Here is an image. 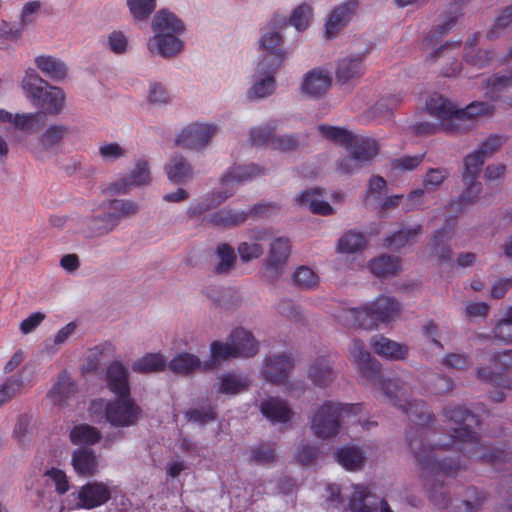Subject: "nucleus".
Masks as SVG:
<instances>
[{
  "mask_svg": "<svg viewBox=\"0 0 512 512\" xmlns=\"http://www.w3.org/2000/svg\"><path fill=\"white\" fill-rule=\"evenodd\" d=\"M268 58L261 59L257 66V71L263 76L257 81L253 87L248 91L249 98H264L272 94L275 90L274 73L276 70H271V64L267 63Z\"/></svg>",
  "mask_w": 512,
  "mask_h": 512,
  "instance_id": "26",
  "label": "nucleus"
},
{
  "mask_svg": "<svg viewBox=\"0 0 512 512\" xmlns=\"http://www.w3.org/2000/svg\"><path fill=\"white\" fill-rule=\"evenodd\" d=\"M366 239L361 232L351 230L344 234L338 242V249L344 253H354L363 249Z\"/></svg>",
  "mask_w": 512,
  "mask_h": 512,
  "instance_id": "49",
  "label": "nucleus"
},
{
  "mask_svg": "<svg viewBox=\"0 0 512 512\" xmlns=\"http://www.w3.org/2000/svg\"><path fill=\"white\" fill-rule=\"evenodd\" d=\"M346 150L358 160L364 164L371 162L379 153L380 146L376 139L352 134V139Z\"/></svg>",
  "mask_w": 512,
  "mask_h": 512,
  "instance_id": "19",
  "label": "nucleus"
},
{
  "mask_svg": "<svg viewBox=\"0 0 512 512\" xmlns=\"http://www.w3.org/2000/svg\"><path fill=\"white\" fill-rule=\"evenodd\" d=\"M357 6V0H348L332 11L325 24V34L327 38L336 36L339 30L351 19Z\"/></svg>",
  "mask_w": 512,
  "mask_h": 512,
  "instance_id": "22",
  "label": "nucleus"
},
{
  "mask_svg": "<svg viewBox=\"0 0 512 512\" xmlns=\"http://www.w3.org/2000/svg\"><path fill=\"white\" fill-rule=\"evenodd\" d=\"M293 281L303 289H311L318 284V275L307 266H300L293 273Z\"/></svg>",
  "mask_w": 512,
  "mask_h": 512,
  "instance_id": "54",
  "label": "nucleus"
},
{
  "mask_svg": "<svg viewBox=\"0 0 512 512\" xmlns=\"http://www.w3.org/2000/svg\"><path fill=\"white\" fill-rule=\"evenodd\" d=\"M69 132V127L65 125H52L42 135V144L45 148H52L59 144L65 135Z\"/></svg>",
  "mask_w": 512,
  "mask_h": 512,
  "instance_id": "57",
  "label": "nucleus"
},
{
  "mask_svg": "<svg viewBox=\"0 0 512 512\" xmlns=\"http://www.w3.org/2000/svg\"><path fill=\"white\" fill-rule=\"evenodd\" d=\"M456 19L457 16L449 17L443 24L432 29L423 40L424 47L430 48L438 44L440 39L454 27Z\"/></svg>",
  "mask_w": 512,
  "mask_h": 512,
  "instance_id": "53",
  "label": "nucleus"
},
{
  "mask_svg": "<svg viewBox=\"0 0 512 512\" xmlns=\"http://www.w3.org/2000/svg\"><path fill=\"white\" fill-rule=\"evenodd\" d=\"M512 25V6L506 7L496 18L493 27L489 30V37H498L502 30Z\"/></svg>",
  "mask_w": 512,
  "mask_h": 512,
  "instance_id": "62",
  "label": "nucleus"
},
{
  "mask_svg": "<svg viewBox=\"0 0 512 512\" xmlns=\"http://www.w3.org/2000/svg\"><path fill=\"white\" fill-rule=\"evenodd\" d=\"M350 354L360 375L373 384L378 383L384 395L394 406L406 413L413 424L408 428L406 437L422 474L426 478H434L435 482L429 491L430 500L439 508H450V512H475L484 502L485 494L476 487H469L466 493L469 499L452 501L443 491V484L438 478L455 477L465 466L459 457H440L436 451L451 447L469 459L487 463L512 462V452L482 444L475 431L480 425L479 416L462 405H450L443 410L444 421L454 424L451 427L450 443L430 445L427 441L434 415L425 402L406 398L404 385L399 379H383L380 363L365 349L363 341L353 340Z\"/></svg>",
  "mask_w": 512,
  "mask_h": 512,
  "instance_id": "1",
  "label": "nucleus"
},
{
  "mask_svg": "<svg viewBox=\"0 0 512 512\" xmlns=\"http://www.w3.org/2000/svg\"><path fill=\"white\" fill-rule=\"evenodd\" d=\"M111 489L101 481H92L84 484L76 492L70 494L74 504L71 509H94L104 505L111 499Z\"/></svg>",
  "mask_w": 512,
  "mask_h": 512,
  "instance_id": "10",
  "label": "nucleus"
},
{
  "mask_svg": "<svg viewBox=\"0 0 512 512\" xmlns=\"http://www.w3.org/2000/svg\"><path fill=\"white\" fill-rule=\"evenodd\" d=\"M237 250L243 262L256 259L263 253V248L259 243L242 242L239 244Z\"/></svg>",
  "mask_w": 512,
  "mask_h": 512,
  "instance_id": "63",
  "label": "nucleus"
},
{
  "mask_svg": "<svg viewBox=\"0 0 512 512\" xmlns=\"http://www.w3.org/2000/svg\"><path fill=\"white\" fill-rule=\"evenodd\" d=\"M490 362L501 372H493L488 368H478L476 371L477 378L496 387L512 390V380L507 379L504 374V371L512 367V349L494 354L490 358Z\"/></svg>",
  "mask_w": 512,
  "mask_h": 512,
  "instance_id": "11",
  "label": "nucleus"
},
{
  "mask_svg": "<svg viewBox=\"0 0 512 512\" xmlns=\"http://www.w3.org/2000/svg\"><path fill=\"white\" fill-rule=\"evenodd\" d=\"M100 439V431L88 424L77 425L70 431V440L75 445H93Z\"/></svg>",
  "mask_w": 512,
  "mask_h": 512,
  "instance_id": "42",
  "label": "nucleus"
},
{
  "mask_svg": "<svg viewBox=\"0 0 512 512\" xmlns=\"http://www.w3.org/2000/svg\"><path fill=\"white\" fill-rule=\"evenodd\" d=\"M106 380L109 390L117 398L109 401L93 400L89 406L90 416L94 421L107 422L117 428L136 425L143 411L130 397L128 372L125 366L119 361L112 362L107 368Z\"/></svg>",
  "mask_w": 512,
  "mask_h": 512,
  "instance_id": "2",
  "label": "nucleus"
},
{
  "mask_svg": "<svg viewBox=\"0 0 512 512\" xmlns=\"http://www.w3.org/2000/svg\"><path fill=\"white\" fill-rule=\"evenodd\" d=\"M362 410V404H343L326 401L315 411L310 427L318 438L328 439L338 434L344 416L357 415Z\"/></svg>",
  "mask_w": 512,
  "mask_h": 512,
  "instance_id": "7",
  "label": "nucleus"
},
{
  "mask_svg": "<svg viewBox=\"0 0 512 512\" xmlns=\"http://www.w3.org/2000/svg\"><path fill=\"white\" fill-rule=\"evenodd\" d=\"M72 466L77 475L81 477H93L99 471L97 455L88 448H78L72 454Z\"/></svg>",
  "mask_w": 512,
  "mask_h": 512,
  "instance_id": "23",
  "label": "nucleus"
},
{
  "mask_svg": "<svg viewBox=\"0 0 512 512\" xmlns=\"http://www.w3.org/2000/svg\"><path fill=\"white\" fill-rule=\"evenodd\" d=\"M462 177L463 182L465 185H467V187L464 189L461 195L449 205V209L457 213L462 212L467 206L473 204L478 198V195L482 189L481 184L476 181L478 177L472 178V176H467L465 167Z\"/></svg>",
  "mask_w": 512,
  "mask_h": 512,
  "instance_id": "31",
  "label": "nucleus"
},
{
  "mask_svg": "<svg viewBox=\"0 0 512 512\" xmlns=\"http://www.w3.org/2000/svg\"><path fill=\"white\" fill-rule=\"evenodd\" d=\"M22 88L33 105L44 114L58 115L64 107L65 94L56 86L49 85L34 69H28L22 80Z\"/></svg>",
  "mask_w": 512,
  "mask_h": 512,
  "instance_id": "6",
  "label": "nucleus"
},
{
  "mask_svg": "<svg viewBox=\"0 0 512 512\" xmlns=\"http://www.w3.org/2000/svg\"><path fill=\"white\" fill-rule=\"evenodd\" d=\"M185 417L190 422L206 424L216 419V412L211 406L201 407L187 410Z\"/></svg>",
  "mask_w": 512,
  "mask_h": 512,
  "instance_id": "59",
  "label": "nucleus"
},
{
  "mask_svg": "<svg viewBox=\"0 0 512 512\" xmlns=\"http://www.w3.org/2000/svg\"><path fill=\"white\" fill-rule=\"evenodd\" d=\"M152 29L155 35L148 43L151 52L169 58L182 51L184 42L179 35L184 32L185 26L174 13L167 9L158 11L153 18Z\"/></svg>",
  "mask_w": 512,
  "mask_h": 512,
  "instance_id": "5",
  "label": "nucleus"
},
{
  "mask_svg": "<svg viewBox=\"0 0 512 512\" xmlns=\"http://www.w3.org/2000/svg\"><path fill=\"white\" fill-rule=\"evenodd\" d=\"M363 59L364 56L360 55L340 59L335 71L337 82L345 84L363 76L365 73Z\"/></svg>",
  "mask_w": 512,
  "mask_h": 512,
  "instance_id": "29",
  "label": "nucleus"
},
{
  "mask_svg": "<svg viewBox=\"0 0 512 512\" xmlns=\"http://www.w3.org/2000/svg\"><path fill=\"white\" fill-rule=\"evenodd\" d=\"M166 361L159 353H148L135 361L132 369L139 373L158 372L164 370Z\"/></svg>",
  "mask_w": 512,
  "mask_h": 512,
  "instance_id": "44",
  "label": "nucleus"
},
{
  "mask_svg": "<svg viewBox=\"0 0 512 512\" xmlns=\"http://www.w3.org/2000/svg\"><path fill=\"white\" fill-rule=\"evenodd\" d=\"M399 103L400 98L397 96L383 97L373 105L370 113L375 118H389Z\"/></svg>",
  "mask_w": 512,
  "mask_h": 512,
  "instance_id": "51",
  "label": "nucleus"
},
{
  "mask_svg": "<svg viewBox=\"0 0 512 512\" xmlns=\"http://www.w3.org/2000/svg\"><path fill=\"white\" fill-rule=\"evenodd\" d=\"M129 10L136 20H144L156 8V0H128Z\"/></svg>",
  "mask_w": 512,
  "mask_h": 512,
  "instance_id": "55",
  "label": "nucleus"
},
{
  "mask_svg": "<svg viewBox=\"0 0 512 512\" xmlns=\"http://www.w3.org/2000/svg\"><path fill=\"white\" fill-rule=\"evenodd\" d=\"M282 36L278 31L265 32L260 39V47L266 51L262 59H266L271 64V70H277L285 58V52L280 47Z\"/></svg>",
  "mask_w": 512,
  "mask_h": 512,
  "instance_id": "21",
  "label": "nucleus"
},
{
  "mask_svg": "<svg viewBox=\"0 0 512 512\" xmlns=\"http://www.w3.org/2000/svg\"><path fill=\"white\" fill-rule=\"evenodd\" d=\"M422 233V226L420 224L409 229H400L394 234L386 238V246L391 249H400L409 242L413 241L418 235Z\"/></svg>",
  "mask_w": 512,
  "mask_h": 512,
  "instance_id": "47",
  "label": "nucleus"
},
{
  "mask_svg": "<svg viewBox=\"0 0 512 512\" xmlns=\"http://www.w3.org/2000/svg\"><path fill=\"white\" fill-rule=\"evenodd\" d=\"M262 173V170L255 164L234 165L222 176L221 181L225 186L233 183H244L252 180L255 176Z\"/></svg>",
  "mask_w": 512,
  "mask_h": 512,
  "instance_id": "36",
  "label": "nucleus"
},
{
  "mask_svg": "<svg viewBox=\"0 0 512 512\" xmlns=\"http://www.w3.org/2000/svg\"><path fill=\"white\" fill-rule=\"evenodd\" d=\"M512 88V68L491 75L484 84L485 96L491 101H497L501 93Z\"/></svg>",
  "mask_w": 512,
  "mask_h": 512,
  "instance_id": "32",
  "label": "nucleus"
},
{
  "mask_svg": "<svg viewBox=\"0 0 512 512\" xmlns=\"http://www.w3.org/2000/svg\"><path fill=\"white\" fill-rule=\"evenodd\" d=\"M368 268L378 277L394 276L401 270V261L399 257L381 255L372 259L368 263Z\"/></svg>",
  "mask_w": 512,
  "mask_h": 512,
  "instance_id": "37",
  "label": "nucleus"
},
{
  "mask_svg": "<svg viewBox=\"0 0 512 512\" xmlns=\"http://www.w3.org/2000/svg\"><path fill=\"white\" fill-rule=\"evenodd\" d=\"M309 379L318 387H326L333 380V370L327 357L317 358L308 371Z\"/></svg>",
  "mask_w": 512,
  "mask_h": 512,
  "instance_id": "35",
  "label": "nucleus"
},
{
  "mask_svg": "<svg viewBox=\"0 0 512 512\" xmlns=\"http://www.w3.org/2000/svg\"><path fill=\"white\" fill-rule=\"evenodd\" d=\"M336 459L346 470L357 471L361 468L364 456L356 447H342L336 452Z\"/></svg>",
  "mask_w": 512,
  "mask_h": 512,
  "instance_id": "41",
  "label": "nucleus"
},
{
  "mask_svg": "<svg viewBox=\"0 0 512 512\" xmlns=\"http://www.w3.org/2000/svg\"><path fill=\"white\" fill-rule=\"evenodd\" d=\"M318 131L327 140L332 143L342 146L346 149L347 145L351 142L352 132L345 128L331 126L328 124H321L318 126Z\"/></svg>",
  "mask_w": 512,
  "mask_h": 512,
  "instance_id": "45",
  "label": "nucleus"
},
{
  "mask_svg": "<svg viewBox=\"0 0 512 512\" xmlns=\"http://www.w3.org/2000/svg\"><path fill=\"white\" fill-rule=\"evenodd\" d=\"M218 262L213 268L216 275H227L233 269L236 263V253L234 248L228 243H220L216 248Z\"/></svg>",
  "mask_w": 512,
  "mask_h": 512,
  "instance_id": "40",
  "label": "nucleus"
},
{
  "mask_svg": "<svg viewBox=\"0 0 512 512\" xmlns=\"http://www.w3.org/2000/svg\"><path fill=\"white\" fill-rule=\"evenodd\" d=\"M296 201L299 206L308 208L313 214L328 216L333 213L332 206L323 200V193L320 188H312L301 192Z\"/></svg>",
  "mask_w": 512,
  "mask_h": 512,
  "instance_id": "27",
  "label": "nucleus"
},
{
  "mask_svg": "<svg viewBox=\"0 0 512 512\" xmlns=\"http://www.w3.org/2000/svg\"><path fill=\"white\" fill-rule=\"evenodd\" d=\"M332 77L330 73L323 68H315L307 72L301 83V93L310 98L318 99L322 97L330 88Z\"/></svg>",
  "mask_w": 512,
  "mask_h": 512,
  "instance_id": "15",
  "label": "nucleus"
},
{
  "mask_svg": "<svg viewBox=\"0 0 512 512\" xmlns=\"http://www.w3.org/2000/svg\"><path fill=\"white\" fill-rule=\"evenodd\" d=\"M151 181L150 170L148 162L145 160H138L135 168L131 171L128 177L122 178L110 186V191L114 194H125L131 187L142 186L149 184Z\"/></svg>",
  "mask_w": 512,
  "mask_h": 512,
  "instance_id": "18",
  "label": "nucleus"
},
{
  "mask_svg": "<svg viewBox=\"0 0 512 512\" xmlns=\"http://www.w3.org/2000/svg\"><path fill=\"white\" fill-rule=\"evenodd\" d=\"M401 305L391 297H378L362 308H349L336 315L338 321L348 328L371 330L379 322H390L399 316Z\"/></svg>",
  "mask_w": 512,
  "mask_h": 512,
  "instance_id": "4",
  "label": "nucleus"
},
{
  "mask_svg": "<svg viewBox=\"0 0 512 512\" xmlns=\"http://www.w3.org/2000/svg\"><path fill=\"white\" fill-rule=\"evenodd\" d=\"M459 42H447L442 45L439 49L430 54L431 60L444 59L446 65L442 68V75L444 77L456 76L461 71V62L458 59L460 54Z\"/></svg>",
  "mask_w": 512,
  "mask_h": 512,
  "instance_id": "20",
  "label": "nucleus"
},
{
  "mask_svg": "<svg viewBox=\"0 0 512 512\" xmlns=\"http://www.w3.org/2000/svg\"><path fill=\"white\" fill-rule=\"evenodd\" d=\"M210 350L211 359L215 362L236 358L235 350L233 349V345L230 340L227 343L213 341L211 343Z\"/></svg>",
  "mask_w": 512,
  "mask_h": 512,
  "instance_id": "58",
  "label": "nucleus"
},
{
  "mask_svg": "<svg viewBox=\"0 0 512 512\" xmlns=\"http://www.w3.org/2000/svg\"><path fill=\"white\" fill-rule=\"evenodd\" d=\"M261 413L272 423L290 422L294 412L285 400L271 397L260 404Z\"/></svg>",
  "mask_w": 512,
  "mask_h": 512,
  "instance_id": "24",
  "label": "nucleus"
},
{
  "mask_svg": "<svg viewBox=\"0 0 512 512\" xmlns=\"http://www.w3.org/2000/svg\"><path fill=\"white\" fill-rule=\"evenodd\" d=\"M277 128L276 121H270L265 126L253 128L250 131V141L252 145H271L274 139V132Z\"/></svg>",
  "mask_w": 512,
  "mask_h": 512,
  "instance_id": "50",
  "label": "nucleus"
},
{
  "mask_svg": "<svg viewBox=\"0 0 512 512\" xmlns=\"http://www.w3.org/2000/svg\"><path fill=\"white\" fill-rule=\"evenodd\" d=\"M425 153L414 156H402L391 161L393 170L412 171L416 169L424 160Z\"/></svg>",
  "mask_w": 512,
  "mask_h": 512,
  "instance_id": "60",
  "label": "nucleus"
},
{
  "mask_svg": "<svg viewBox=\"0 0 512 512\" xmlns=\"http://www.w3.org/2000/svg\"><path fill=\"white\" fill-rule=\"evenodd\" d=\"M76 391V385L66 372L58 376L57 382L48 393L51 401L56 405H63Z\"/></svg>",
  "mask_w": 512,
  "mask_h": 512,
  "instance_id": "38",
  "label": "nucleus"
},
{
  "mask_svg": "<svg viewBox=\"0 0 512 512\" xmlns=\"http://www.w3.org/2000/svg\"><path fill=\"white\" fill-rule=\"evenodd\" d=\"M251 459L257 464H269L275 460V450L268 445H261L251 451Z\"/></svg>",
  "mask_w": 512,
  "mask_h": 512,
  "instance_id": "64",
  "label": "nucleus"
},
{
  "mask_svg": "<svg viewBox=\"0 0 512 512\" xmlns=\"http://www.w3.org/2000/svg\"><path fill=\"white\" fill-rule=\"evenodd\" d=\"M477 42V35L474 34L470 37L467 42L466 53L464 59L467 64H470L477 68H483L490 64L493 59V52L491 50L478 49L475 50Z\"/></svg>",
  "mask_w": 512,
  "mask_h": 512,
  "instance_id": "39",
  "label": "nucleus"
},
{
  "mask_svg": "<svg viewBox=\"0 0 512 512\" xmlns=\"http://www.w3.org/2000/svg\"><path fill=\"white\" fill-rule=\"evenodd\" d=\"M312 16V9L307 4H301L292 12L289 22L290 25L294 26L298 31L305 30Z\"/></svg>",
  "mask_w": 512,
  "mask_h": 512,
  "instance_id": "56",
  "label": "nucleus"
},
{
  "mask_svg": "<svg viewBox=\"0 0 512 512\" xmlns=\"http://www.w3.org/2000/svg\"><path fill=\"white\" fill-rule=\"evenodd\" d=\"M168 367L174 373L189 374L201 367L200 359L190 353H181L174 357L168 364Z\"/></svg>",
  "mask_w": 512,
  "mask_h": 512,
  "instance_id": "46",
  "label": "nucleus"
},
{
  "mask_svg": "<svg viewBox=\"0 0 512 512\" xmlns=\"http://www.w3.org/2000/svg\"><path fill=\"white\" fill-rule=\"evenodd\" d=\"M291 252L288 238H276L270 245V251L264 267V278L268 282H274L283 272Z\"/></svg>",
  "mask_w": 512,
  "mask_h": 512,
  "instance_id": "12",
  "label": "nucleus"
},
{
  "mask_svg": "<svg viewBox=\"0 0 512 512\" xmlns=\"http://www.w3.org/2000/svg\"><path fill=\"white\" fill-rule=\"evenodd\" d=\"M374 352L390 360H403L408 355V348L384 336L374 337L371 340Z\"/></svg>",
  "mask_w": 512,
  "mask_h": 512,
  "instance_id": "30",
  "label": "nucleus"
},
{
  "mask_svg": "<svg viewBox=\"0 0 512 512\" xmlns=\"http://www.w3.org/2000/svg\"><path fill=\"white\" fill-rule=\"evenodd\" d=\"M249 383L247 376L228 372L222 375L218 392L221 394H238L246 390Z\"/></svg>",
  "mask_w": 512,
  "mask_h": 512,
  "instance_id": "43",
  "label": "nucleus"
},
{
  "mask_svg": "<svg viewBox=\"0 0 512 512\" xmlns=\"http://www.w3.org/2000/svg\"><path fill=\"white\" fill-rule=\"evenodd\" d=\"M215 133L214 125L191 124L182 130L176 139V144L183 148L198 150L205 147Z\"/></svg>",
  "mask_w": 512,
  "mask_h": 512,
  "instance_id": "14",
  "label": "nucleus"
},
{
  "mask_svg": "<svg viewBox=\"0 0 512 512\" xmlns=\"http://www.w3.org/2000/svg\"><path fill=\"white\" fill-rule=\"evenodd\" d=\"M379 504L380 512H393L385 499L378 502L367 487L356 485L349 501V508L353 512H377Z\"/></svg>",
  "mask_w": 512,
  "mask_h": 512,
  "instance_id": "16",
  "label": "nucleus"
},
{
  "mask_svg": "<svg viewBox=\"0 0 512 512\" xmlns=\"http://www.w3.org/2000/svg\"><path fill=\"white\" fill-rule=\"evenodd\" d=\"M493 332L497 340L512 343V306L507 309L505 317L496 323Z\"/></svg>",
  "mask_w": 512,
  "mask_h": 512,
  "instance_id": "52",
  "label": "nucleus"
},
{
  "mask_svg": "<svg viewBox=\"0 0 512 512\" xmlns=\"http://www.w3.org/2000/svg\"><path fill=\"white\" fill-rule=\"evenodd\" d=\"M502 144L503 139L499 135H490L485 141H483L478 150L464 158L466 175L472 176V178L478 177L485 159L491 157L502 146Z\"/></svg>",
  "mask_w": 512,
  "mask_h": 512,
  "instance_id": "13",
  "label": "nucleus"
},
{
  "mask_svg": "<svg viewBox=\"0 0 512 512\" xmlns=\"http://www.w3.org/2000/svg\"><path fill=\"white\" fill-rule=\"evenodd\" d=\"M231 195H232L231 193L225 194V195L218 194L217 199H215L214 195L204 197L201 200H199L195 203H192L188 207L187 213L191 218L199 217L200 215L207 212L208 210H211V209L217 207L218 205H220Z\"/></svg>",
  "mask_w": 512,
  "mask_h": 512,
  "instance_id": "48",
  "label": "nucleus"
},
{
  "mask_svg": "<svg viewBox=\"0 0 512 512\" xmlns=\"http://www.w3.org/2000/svg\"><path fill=\"white\" fill-rule=\"evenodd\" d=\"M279 208L280 206L270 203L256 204L248 212L225 208L203 217L202 223L204 226L229 228L245 222L249 216L260 217L267 214L270 209L277 210Z\"/></svg>",
  "mask_w": 512,
  "mask_h": 512,
  "instance_id": "9",
  "label": "nucleus"
},
{
  "mask_svg": "<svg viewBox=\"0 0 512 512\" xmlns=\"http://www.w3.org/2000/svg\"><path fill=\"white\" fill-rule=\"evenodd\" d=\"M168 179L174 184H182L192 179L193 170L191 165L181 155L170 158L165 165Z\"/></svg>",
  "mask_w": 512,
  "mask_h": 512,
  "instance_id": "33",
  "label": "nucleus"
},
{
  "mask_svg": "<svg viewBox=\"0 0 512 512\" xmlns=\"http://www.w3.org/2000/svg\"><path fill=\"white\" fill-rule=\"evenodd\" d=\"M450 175L447 168H430L423 180L424 187L426 189H434L439 187L445 179Z\"/></svg>",
  "mask_w": 512,
  "mask_h": 512,
  "instance_id": "61",
  "label": "nucleus"
},
{
  "mask_svg": "<svg viewBox=\"0 0 512 512\" xmlns=\"http://www.w3.org/2000/svg\"><path fill=\"white\" fill-rule=\"evenodd\" d=\"M426 108L432 116L441 120L440 125L421 122L413 126L417 136H429L439 130L448 133H463L473 128L474 120L479 116H489L494 112V105L483 101H474L465 108H457L454 103L440 94L431 95L426 101Z\"/></svg>",
  "mask_w": 512,
  "mask_h": 512,
  "instance_id": "3",
  "label": "nucleus"
},
{
  "mask_svg": "<svg viewBox=\"0 0 512 512\" xmlns=\"http://www.w3.org/2000/svg\"><path fill=\"white\" fill-rule=\"evenodd\" d=\"M293 365L294 361L289 355H275L266 359L262 373L268 382L282 384L287 380Z\"/></svg>",
  "mask_w": 512,
  "mask_h": 512,
  "instance_id": "17",
  "label": "nucleus"
},
{
  "mask_svg": "<svg viewBox=\"0 0 512 512\" xmlns=\"http://www.w3.org/2000/svg\"><path fill=\"white\" fill-rule=\"evenodd\" d=\"M229 340L235 350L236 358H249L256 355L258 352V342L251 332L243 328L234 329L229 336Z\"/></svg>",
  "mask_w": 512,
  "mask_h": 512,
  "instance_id": "28",
  "label": "nucleus"
},
{
  "mask_svg": "<svg viewBox=\"0 0 512 512\" xmlns=\"http://www.w3.org/2000/svg\"><path fill=\"white\" fill-rule=\"evenodd\" d=\"M455 226V220L453 218L446 219L444 225L434 232L431 249L432 253L436 255L441 262H450L451 260V249L447 245V242L451 238L452 231Z\"/></svg>",
  "mask_w": 512,
  "mask_h": 512,
  "instance_id": "25",
  "label": "nucleus"
},
{
  "mask_svg": "<svg viewBox=\"0 0 512 512\" xmlns=\"http://www.w3.org/2000/svg\"><path fill=\"white\" fill-rule=\"evenodd\" d=\"M37 68L48 78L53 81H62L67 75L66 64L50 55L38 56L35 59Z\"/></svg>",
  "mask_w": 512,
  "mask_h": 512,
  "instance_id": "34",
  "label": "nucleus"
},
{
  "mask_svg": "<svg viewBox=\"0 0 512 512\" xmlns=\"http://www.w3.org/2000/svg\"><path fill=\"white\" fill-rule=\"evenodd\" d=\"M106 212L90 219L88 228L92 236H103L114 230L123 218L135 215L138 205L132 200L113 199L105 205Z\"/></svg>",
  "mask_w": 512,
  "mask_h": 512,
  "instance_id": "8",
  "label": "nucleus"
}]
</instances>
